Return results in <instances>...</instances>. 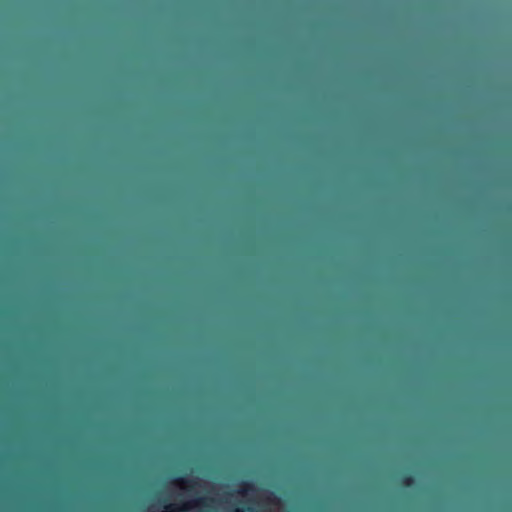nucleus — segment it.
Segmentation results:
<instances>
[{"label": "nucleus", "instance_id": "obj_1", "mask_svg": "<svg viewBox=\"0 0 512 512\" xmlns=\"http://www.w3.org/2000/svg\"><path fill=\"white\" fill-rule=\"evenodd\" d=\"M196 506H208V499L197 498L192 501L186 502L182 505L170 504V505H167L165 508L169 512H176V511H187Z\"/></svg>", "mask_w": 512, "mask_h": 512}, {"label": "nucleus", "instance_id": "obj_2", "mask_svg": "<svg viewBox=\"0 0 512 512\" xmlns=\"http://www.w3.org/2000/svg\"><path fill=\"white\" fill-rule=\"evenodd\" d=\"M415 479L412 475H405L401 479V485L406 488H410L414 485Z\"/></svg>", "mask_w": 512, "mask_h": 512}, {"label": "nucleus", "instance_id": "obj_4", "mask_svg": "<svg viewBox=\"0 0 512 512\" xmlns=\"http://www.w3.org/2000/svg\"><path fill=\"white\" fill-rule=\"evenodd\" d=\"M174 482L177 484H185V485L194 483V481L188 479L187 477H178L174 480Z\"/></svg>", "mask_w": 512, "mask_h": 512}, {"label": "nucleus", "instance_id": "obj_5", "mask_svg": "<svg viewBox=\"0 0 512 512\" xmlns=\"http://www.w3.org/2000/svg\"><path fill=\"white\" fill-rule=\"evenodd\" d=\"M235 512H244V510H243V509H241V508H236V509H235Z\"/></svg>", "mask_w": 512, "mask_h": 512}, {"label": "nucleus", "instance_id": "obj_3", "mask_svg": "<svg viewBox=\"0 0 512 512\" xmlns=\"http://www.w3.org/2000/svg\"><path fill=\"white\" fill-rule=\"evenodd\" d=\"M254 489V485L251 482H242L240 484L239 492L245 494Z\"/></svg>", "mask_w": 512, "mask_h": 512}]
</instances>
